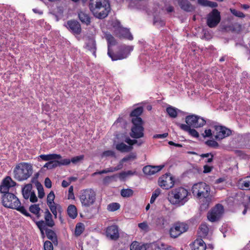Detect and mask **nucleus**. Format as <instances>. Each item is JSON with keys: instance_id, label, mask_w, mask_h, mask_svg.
Instances as JSON below:
<instances>
[{"instance_id": "nucleus-34", "label": "nucleus", "mask_w": 250, "mask_h": 250, "mask_svg": "<svg viewBox=\"0 0 250 250\" xmlns=\"http://www.w3.org/2000/svg\"><path fill=\"white\" fill-rule=\"evenodd\" d=\"M143 112V107L142 106H139L133 110L130 114V116L131 117L132 120H137V118H141L140 116L142 114Z\"/></svg>"}, {"instance_id": "nucleus-3", "label": "nucleus", "mask_w": 250, "mask_h": 250, "mask_svg": "<svg viewBox=\"0 0 250 250\" xmlns=\"http://www.w3.org/2000/svg\"><path fill=\"white\" fill-rule=\"evenodd\" d=\"M189 193L184 188L180 187L172 189L169 195L170 202L177 207L183 206L188 200Z\"/></svg>"}, {"instance_id": "nucleus-59", "label": "nucleus", "mask_w": 250, "mask_h": 250, "mask_svg": "<svg viewBox=\"0 0 250 250\" xmlns=\"http://www.w3.org/2000/svg\"><path fill=\"white\" fill-rule=\"evenodd\" d=\"M30 201L32 203H36L38 201V198L34 191L31 192L30 195Z\"/></svg>"}, {"instance_id": "nucleus-29", "label": "nucleus", "mask_w": 250, "mask_h": 250, "mask_svg": "<svg viewBox=\"0 0 250 250\" xmlns=\"http://www.w3.org/2000/svg\"><path fill=\"white\" fill-rule=\"evenodd\" d=\"M166 245L164 243L158 242L149 244L147 246V250H165Z\"/></svg>"}, {"instance_id": "nucleus-30", "label": "nucleus", "mask_w": 250, "mask_h": 250, "mask_svg": "<svg viewBox=\"0 0 250 250\" xmlns=\"http://www.w3.org/2000/svg\"><path fill=\"white\" fill-rule=\"evenodd\" d=\"M226 31H231L232 32L239 33L242 30V26L238 23L231 24L225 27Z\"/></svg>"}, {"instance_id": "nucleus-49", "label": "nucleus", "mask_w": 250, "mask_h": 250, "mask_svg": "<svg viewBox=\"0 0 250 250\" xmlns=\"http://www.w3.org/2000/svg\"><path fill=\"white\" fill-rule=\"evenodd\" d=\"M230 11L234 16L236 17L241 18H245V15L243 13L235 9L230 8Z\"/></svg>"}, {"instance_id": "nucleus-22", "label": "nucleus", "mask_w": 250, "mask_h": 250, "mask_svg": "<svg viewBox=\"0 0 250 250\" xmlns=\"http://www.w3.org/2000/svg\"><path fill=\"white\" fill-rule=\"evenodd\" d=\"M104 38L107 42V54L108 55H110L113 52L111 49V46L116 45L117 44V42L115 38L110 33H105L104 34Z\"/></svg>"}, {"instance_id": "nucleus-53", "label": "nucleus", "mask_w": 250, "mask_h": 250, "mask_svg": "<svg viewBox=\"0 0 250 250\" xmlns=\"http://www.w3.org/2000/svg\"><path fill=\"white\" fill-rule=\"evenodd\" d=\"M83 155H80L74 157L71 159H64V160H68L70 161L69 164H70L71 162H72L73 164H76L78 162H80V161L83 160Z\"/></svg>"}, {"instance_id": "nucleus-31", "label": "nucleus", "mask_w": 250, "mask_h": 250, "mask_svg": "<svg viewBox=\"0 0 250 250\" xmlns=\"http://www.w3.org/2000/svg\"><path fill=\"white\" fill-rule=\"evenodd\" d=\"M52 164V167L55 168L58 167H61L62 166H67L69 165V161L68 160L62 159V158L60 160H52L51 161Z\"/></svg>"}, {"instance_id": "nucleus-46", "label": "nucleus", "mask_w": 250, "mask_h": 250, "mask_svg": "<svg viewBox=\"0 0 250 250\" xmlns=\"http://www.w3.org/2000/svg\"><path fill=\"white\" fill-rule=\"evenodd\" d=\"M41 210L39 204L32 205L29 207V211L34 214H37Z\"/></svg>"}, {"instance_id": "nucleus-15", "label": "nucleus", "mask_w": 250, "mask_h": 250, "mask_svg": "<svg viewBox=\"0 0 250 250\" xmlns=\"http://www.w3.org/2000/svg\"><path fill=\"white\" fill-rule=\"evenodd\" d=\"M44 221L41 220L35 222L36 224L41 225L43 227L52 228L55 226V222L52 219V215L47 208L44 212Z\"/></svg>"}, {"instance_id": "nucleus-25", "label": "nucleus", "mask_w": 250, "mask_h": 250, "mask_svg": "<svg viewBox=\"0 0 250 250\" xmlns=\"http://www.w3.org/2000/svg\"><path fill=\"white\" fill-rule=\"evenodd\" d=\"M11 180V178L10 176H6L2 181L0 185V192L4 194L6 193H9L8 192L10 186L9 181Z\"/></svg>"}, {"instance_id": "nucleus-14", "label": "nucleus", "mask_w": 250, "mask_h": 250, "mask_svg": "<svg viewBox=\"0 0 250 250\" xmlns=\"http://www.w3.org/2000/svg\"><path fill=\"white\" fill-rule=\"evenodd\" d=\"M214 127L216 131L214 137L217 140H222L231 134V130L225 126L214 125Z\"/></svg>"}, {"instance_id": "nucleus-41", "label": "nucleus", "mask_w": 250, "mask_h": 250, "mask_svg": "<svg viewBox=\"0 0 250 250\" xmlns=\"http://www.w3.org/2000/svg\"><path fill=\"white\" fill-rule=\"evenodd\" d=\"M133 190L130 188L123 189L121 191V195L123 197H130L133 194Z\"/></svg>"}, {"instance_id": "nucleus-24", "label": "nucleus", "mask_w": 250, "mask_h": 250, "mask_svg": "<svg viewBox=\"0 0 250 250\" xmlns=\"http://www.w3.org/2000/svg\"><path fill=\"white\" fill-rule=\"evenodd\" d=\"M78 16L79 20L83 24L86 26H88L90 24L91 17L88 14L83 11H80L78 13Z\"/></svg>"}, {"instance_id": "nucleus-11", "label": "nucleus", "mask_w": 250, "mask_h": 250, "mask_svg": "<svg viewBox=\"0 0 250 250\" xmlns=\"http://www.w3.org/2000/svg\"><path fill=\"white\" fill-rule=\"evenodd\" d=\"M223 212L224 208L223 205L218 204L208 212V218L212 222L217 221L220 219Z\"/></svg>"}, {"instance_id": "nucleus-39", "label": "nucleus", "mask_w": 250, "mask_h": 250, "mask_svg": "<svg viewBox=\"0 0 250 250\" xmlns=\"http://www.w3.org/2000/svg\"><path fill=\"white\" fill-rule=\"evenodd\" d=\"M166 110L168 115L173 118H176L177 116L178 111H180V110L172 106L167 107Z\"/></svg>"}, {"instance_id": "nucleus-51", "label": "nucleus", "mask_w": 250, "mask_h": 250, "mask_svg": "<svg viewBox=\"0 0 250 250\" xmlns=\"http://www.w3.org/2000/svg\"><path fill=\"white\" fill-rule=\"evenodd\" d=\"M137 158L136 154L135 153H131L129 155H127L126 156L124 157L122 159V161H124V162L130 161V160H133L136 159Z\"/></svg>"}, {"instance_id": "nucleus-54", "label": "nucleus", "mask_w": 250, "mask_h": 250, "mask_svg": "<svg viewBox=\"0 0 250 250\" xmlns=\"http://www.w3.org/2000/svg\"><path fill=\"white\" fill-rule=\"evenodd\" d=\"M113 27L114 28V32L115 34H118V32L120 28H122L123 27L122 26L121 23L118 21H114L112 23Z\"/></svg>"}, {"instance_id": "nucleus-33", "label": "nucleus", "mask_w": 250, "mask_h": 250, "mask_svg": "<svg viewBox=\"0 0 250 250\" xmlns=\"http://www.w3.org/2000/svg\"><path fill=\"white\" fill-rule=\"evenodd\" d=\"M67 212L69 217L72 219H75L77 216V209L76 206L74 205L68 206Z\"/></svg>"}, {"instance_id": "nucleus-37", "label": "nucleus", "mask_w": 250, "mask_h": 250, "mask_svg": "<svg viewBox=\"0 0 250 250\" xmlns=\"http://www.w3.org/2000/svg\"><path fill=\"white\" fill-rule=\"evenodd\" d=\"M148 245H140L137 241H134L130 246V250H147Z\"/></svg>"}, {"instance_id": "nucleus-35", "label": "nucleus", "mask_w": 250, "mask_h": 250, "mask_svg": "<svg viewBox=\"0 0 250 250\" xmlns=\"http://www.w3.org/2000/svg\"><path fill=\"white\" fill-rule=\"evenodd\" d=\"M116 148L122 152H127L133 149V147L127 146L124 143H121L116 145Z\"/></svg>"}, {"instance_id": "nucleus-57", "label": "nucleus", "mask_w": 250, "mask_h": 250, "mask_svg": "<svg viewBox=\"0 0 250 250\" xmlns=\"http://www.w3.org/2000/svg\"><path fill=\"white\" fill-rule=\"evenodd\" d=\"M49 207V208L52 212V213L53 214L54 217L55 218L57 217V207L56 204L50 205V206H48Z\"/></svg>"}, {"instance_id": "nucleus-7", "label": "nucleus", "mask_w": 250, "mask_h": 250, "mask_svg": "<svg viewBox=\"0 0 250 250\" xmlns=\"http://www.w3.org/2000/svg\"><path fill=\"white\" fill-rule=\"evenodd\" d=\"M133 49V46L121 45L118 47V51L116 53L112 52L108 56L113 61L122 60L127 58Z\"/></svg>"}, {"instance_id": "nucleus-21", "label": "nucleus", "mask_w": 250, "mask_h": 250, "mask_svg": "<svg viewBox=\"0 0 250 250\" xmlns=\"http://www.w3.org/2000/svg\"><path fill=\"white\" fill-rule=\"evenodd\" d=\"M153 223L158 229H163L168 226V221L163 216H159L153 219Z\"/></svg>"}, {"instance_id": "nucleus-20", "label": "nucleus", "mask_w": 250, "mask_h": 250, "mask_svg": "<svg viewBox=\"0 0 250 250\" xmlns=\"http://www.w3.org/2000/svg\"><path fill=\"white\" fill-rule=\"evenodd\" d=\"M109 4L108 0H89L88 7L89 10H92L93 8H100L104 6L105 5Z\"/></svg>"}, {"instance_id": "nucleus-9", "label": "nucleus", "mask_w": 250, "mask_h": 250, "mask_svg": "<svg viewBox=\"0 0 250 250\" xmlns=\"http://www.w3.org/2000/svg\"><path fill=\"white\" fill-rule=\"evenodd\" d=\"M220 20L221 16L220 12L216 9H213L207 15V24L209 27L214 28L218 25Z\"/></svg>"}, {"instance_id": "nucleus-26", "label": "nucleus", "mask_w": 250, "mask_h": 250, "mask_svg": "<svg viewBox=\"0 0 250 250\" xmlns=\"http://www.w3.org/2000/svg\"><path fill=\"white\" fill-rule=\"evenodd\" d=\"M117 32L118 34H116V35L120 38H124L130 41L132 40L133 39L129 30L127 28L122 27L120 28V30Z\"/></svg>"}, {"instance_id": "nucleus-27", "label": "nucleus", "mask_w": 250, "mask_h": 250, "mask_svg": "<svg viewBox=\"0 0 250 250\" xmlns=\"http://www.w3.org/2000/svg\"><path fill=\"white\" fill-rule=\"evenodd\" d=\"M206 245L201 239H197L193 243L191 250H206Z\"/></svg>"}, {"instance_id": "nucleus-36", "label": "nucleus", "mask_w": 250, "mask_h": 250, "mask_svg": "<svg viewBox=\"0 0 250 250\" xmlns=\"http://www.w3.org/2000/svg\"><path fill=\"white\" fill-rule=\"evenodd\" d=\"M32 188V184H28L22 188V194L23 197L25 199H28L31 192V190Z\"/></svg>"}, {"instance_id": "nucleus-52", "label": "nucleus", "mask_w": 250, "mask_h": 250, "mask_svg": "<svg viewBox=\"0 0 250 250\" xmlns=\"http://www.w3.org/2000/svg\"><path fill=\"white\" fill-rule=\"evenodd\" d=\"M205 144L209 147L213 148H217L219 146L218 143L213 140H209L206 141Z\"/></svg>"}, {"instance_id": "nucleus-4", "label": "nucleus", "mask_w": 250, "mask_h": 250, "mask_svg": "<svg viewBox=\"0 0 250 250\" xmlns=\"http://www.w3.org/2000/svg\"><path fill=\"white\" fill-rule=\"evenodd\" d=\"M193 195L198 199L208 198L210 196V188L208 185L205 182L194 184L191 189Z\"/></svg>"}, {"instance_id": "nucleus-10", "label": "nucleus", "mask_w": 250, "mask_h": 250, "mask_svg": "<svg viewBox=\"0 0 250 250\" xmlns=\"http://www.w3.org/2000/svg\"><path fill=\"white\" fill-rule=\"evenodd\" d=\"M188 226L184 223L177 222L170 228L169 234L171 237L177 238L182 233L187 231Z\"/></svg>"}, {"instance_id": "nucleus-23", "label": "nucleus", "mask_w": 250, "mask_h": 250, "mask_svg": "<svg viewBox=\"0 0 250 250\" xmlns=\"http://www.w3.org/2000/svg\"><path fill=\"white\" fill-rule=\"evenodd\" d=\"M176 124L177 126H179L181 129L188 132L190 135L196 138H198L199 137L198 132L195 129L191 128V127H189V125H187L185 124H182L179 123H176Z\"/></svg>"}, {"instance_id": "nucleus-63", "label": "nucleus", "mask_w": 250, "mask_h": 250, "mask_svg": "<svg viewBox=\"0 0 250 250\" xmlns=\"http://www.w3.org/2000/svg\"><path fill=\"white\" fill-rule=\"evenodd\" d=\"M138 227L143 230H146L148 228V226L146 222H142L138 224Z\"/></svg>"}, {"instance_id": "nucleus-58", "label": "nucleus", "mask_w": 250, "mask_h": 250, "mask_svg": "<svg viewBox=\"0 0 250 250\" xmlns=\"http://www.w3.org/2000/svg\"><path fill=\"white\" fill-rule=\"evenodd\" d=\"M44 250H53V247L52 243L49 241H46L44 243Z\"/></svg>"}, {"instance_id": "nucleus-60", "label": "nucleus", "mask_w": 250, "mask_h": 250, "mask_svg": "<svg viewBox=\"0 0 250 250\" xmlns=\"http://www.w3.org/2000/svg\"><path fill=\"white\" fill-rule=\"evenodd\" d=\"M36 225L37 226L38 228L39 229H40V230L41 231L42 238H44V237H45V234H44V230L45 231V229H47V228L46 227H43V226H42L41 225H38V224H36Z\"/></svg>"}, {"instance_id": "nucleus-32", "label": "nucleus", "mask_w": 250, "mask_h": 250, "mask_svg": "<svg viewBox=\"0 0 250 250\" xmlns=\"http://www.w3.org/2000/svg\"><path fill=\"white\" fill-rule=\"evenodd\" d=\"M39 158H41L42 160L46 161H51L52 160H60L62 157L60 154H49L47 155L42 154L39 156Z\"/></svg>"}, {"instance_id": "nucleus-28", "label": "nucleus", "mask_w": 250, "mask_h": 250, "mask_svg": "<svg viewBox=\"0 0 250 250\" xmlns=\"http://www.w3.org/2000/svg\"><path fill=\"white\" fill-rule=\"evenodd\" d=\"M45 233L47 238L50 240L55 245H58V239L56 233L52 229H45Z\"/></svg>"}, {"instance_id": "nucleus-2", "label": "nucleus", "mask_w": 250, "mask_h": 250, "mask_svg": "<svg viewBox=\"0 0 250 250\" xmlns=\"http://www.w3.org/2000/svg\"><path fill=\"white\" fill-rule=\"evenodd\" d=\"M33 172L32 165L28 163L21 162L17 164L13 170L14 178L18 181L28 179Z\"/></svg>"}, {"instance_id": "nucleus-61", "label": "nucleus", "mask_w": 250, "mask_h": 250, "mask_svg": "<svg viewBox=\"0 0 250 250\" xmlns=\"http://www.w3.org/2000/svg\"><path fill=\"white\" fill-rule=\"evenodd\" d=\"M44 185H45V187L48 188H51L52 182H51V181L50 180V179L48 177H47L45 179Z\"/></svg>"}, {"instance_id": "nucleus-13", "label": "nucleus", "mask_w": 250, "mask_h": 250, "mask_svg": "<svg viewBox=\"0 0 250 250\" xmlns=\"http://www.w3.org/2000/svg\"><path fill=\"white\" fill-rule=\"evenodd\" d=\"M158 182L159 186L168 189L174 186V180L170 174H166L159 178Z\"/></svg>"}, {"instance_id": "nucleus-45", "label": "nucleus", "mask_w": 250, "mask_h": 250, "mask_svg": "<svg viewBox=\"0 0 250 250\" xmlns=\"http://www.w3.org/2000/svg\"><path fill=\"white\" fill-rule=\"evenodd\" d=\"M54 199L55 194L54 192L53 191H51L47 197V205L50 206V205L55 204V203L54 202Z\"/></svg>"}, {"instance_id": "nucleus-6", "label": "nucleus", "mask_w": 250, "mask_h": 250, "mask_svg": "<svg viewBox=\"0 0 250 250\" xmlns=\"http://www.w3.org/2000/svg\"><path fill=\"white\" fill-rule=\"evenodd\" d=\"M137 120H131L133 124L129 135L131 137L139 139L144 137V128L143 126V121L142 118H137Z\"/></svg>"}, {"instance_id": "nucleus-48", "label": "nucleus", "mask_w": 250, "mask_h": 250, "mask_svg": "<svg viewBox=\"0 0 250 250\" xmlns=\"http://www.w3.org/2000/svg\"><path fill=\"white\" fill-rule=\"evenodd\" d=\"M153 23L154 25H159L160 26H163L165 24L164 21L156 16L154 17Z\"/></svg>"}, {"instance_id": "nucleus-1", "label": "nucleus", "mask_w": 250, "mask_h": 250, "mask_svg": "<svg viewBox=\"0 0 250 250\" xmlns=\"http://www.w3.org/2000/svg\"><path fill=\"white\" fill-rule=\"evenodd\" d=\"M2 204L6 208L15 209L24 214L25 216L30 217L35 221L34 218L25 209L23 206H21L19 199L12 193H6L2 195Z\"/></svg>"}, {"instance_id": "nucleus-19", "label": "nucleus", "mask_w": 250, "mask_h": 250, "mask_svg": "<svg viewBox=\"0 0 250 250\" xmlns=\"http://www.w3.org/2000/svg\"><path fill=\"white\" fill-rule=\"evenodd\" d=\"M164 167V165H160L158 166H152L148 165L143 167V171L144 174L146 175H151L160 171Z\"/></svg>"}, {"instance_id": "nucleus-5", "label": "nucleus", "mask_w": 250, "mask_h": 250, "mask_svg": "<svg viewBox=\"0 0 250 250\" xmlns=\"http://www.w3.org/2000/svg\"><path fill=\"white\" fill-rule=\"evenodd\" d=\"M80 200L83 206L89 207L95 202L96 193L92 189L82 190L80 194Z\"/></svg>"}, {"instance_id": "nucleus-44", "label": "nucleus", "mask_w": 250, "mask_h": 250, "mask_svg": "<svg viewBox=\"0 0 250 250\" xmlns=\"http://www.w3.org/2000/svg\"><path fill=\"white\" fill-rule=\"evenodd\" d=\"M241 188L250 189V176L247 177L242 184Z\"/></svg>"}, {"instance_id": "nucleus-38", "label": "nucleus", "mask_w": 250, "mask_h": 250, "mask_svg": "<svg viewBox=\"0 0 250 250\" xmlns=\"http://www.w3.org/2000/svg\"><path fill=\"white\" fill-rule=\"evenodd\" d=\"M87 49L92 52L93 54L96 56V42L93 39H89L86 44Z\"/></svg>"}, {"instance_id": "nucleus-47", "label": "nucleus", "mask_w": 250, "mask_h": 250, "mask_svg": "<svg viewBox=\"0 0 250 250\" xmlns=\"http://www.w3.org/2000/svg\"><path fill=\"white\" fill-rule=\"evenodd\" d=\"M120 205L117 203H112L107 206V209L110 211H114L119 209Z\"/></svg>"}, {"instance_id": "nucleus-16", "label": "nucleus", "mask_w": 250, "mask_h": 250, "mask_svg": "<svg viewBox=\"0 0 250 250\" xmlns=\"http://www.w3.org/2000/svg\"><path fill=\"white\" fill-rule=\"evenodd\" d=\"M67 27L74 34L80 35L82 32L81 24L77 21H68Z\"/></svg>"}, {"instance_id": "nucleus-56", "label": "nucleus", "mask_w": 250, "mask_h": 250, "mask_svg": "<svg viewBox=\"0 0 250 250\" xmlns=\"http://www.w3.org/2000/svg\"><path fill=\"white\" fill-rule=\"evenodd\" d=\"M102 157H112L116 158L115 153L113 150H106L103 152Z\"/></svg>"}, {"instance_id": "nucleus-8", "label": "nucleus", "mask_w": 250, "mask_h": 250, "mask_svg": "<svg viewBox=\"0 0 250 250\" xmlns=\"http://www.w3.org/2000/svg\"><path fill=\"white\" fill-rule=\"evenodd\" d=\"M185 122L187 123L186 125L194 128L202 127L206 123L203 118L194 114L186 116Z\"/></svg>"}, {"instance_id": "nucleus-62", "label": "nucleus", "mask_w": 250, "mask_h": 250, "mask_svg": "<svg viewBox=\"0 0 250 250\" xmlns=\"http://www.w3.org/2000/svg\"><path fill=\"white\" fill-rule=\"evenodd\" d=\"M205 134H204V133L202 134L204 138L210 137L212 136V131L210 129H206L205 130Z\"/></svg>"}, {"instance_id": "nucleus-40", "label": "nucleus", "mask_w": 250, "mask_h": 250, "mask_svg": "<svg viewBox=\"0 0 250 250\" xmlns=\"http://www.w3.org/2000/svg\"><path fill=\"white\" fill-rule=\"evenodd\" d=\"M84 230V225L83 223H78L77 224L75 228V234L77 236L80 235Z\"/></svg>"}, {"instance_id": "nucleus-12", "label": "nucleus", "mask_w": 250, "mask_h": 250, "mask_svg": "<svg viewBox=\"0 0 250 250\" xmlns=\"http://www.w3.org/2000/svg\"><path fill=\"white\" fill-rule=\"evenodd\" d=\"M110 10L109 4L108 5L105 4L104 6L100 8H93L92 10L90 11L92 13L95 17L99 19H104L108 16Z\"/></svg>"}, {"instance_id": "nucleus-17", "label": "nucleus", "mask_w": 250, "mask_h": 250, "mask_svg": "<svg viewBox=\"0 0 250 250\" xmlns=\"http://www.w3.org/2000/svg\"><path fill=\"white\" fill-rule=\"evenodd\" d=\"M106 235L107 237L113 240H117L119 237L118 228L117 225H112L108 227L106 230Z\"/></svg>"}, {"instance_id": "nucleus-55", "label": "nucleus", "mask_w": 250, "mask_h": 250, "mask_svg": "<svg viewBox=\"0 0 250 250\" xmlns=\"http://www.w3.org/2000/svg\"><path fill=\"white\" fill-rule=\"evenodd\" d=\"M117 177V174L113 175L112 176H105L103 179V184L104 185H107L111 182L115 178Z\"/></svg>"}, {"instance_id": "nucleus-43", "label": "nucleus", "mask_w": 250, "mask_h": 250, "mask_svg": "<svg viewBox=\"0 0 250 250\" xmlns=\"http://www.w3.org/2000/svg\"><path fill=\"white\" fill-rule=\"evenodd\" d=\"M200 233L202 236L205 237L207 236L208 233V228L206 224H202L199 227Z\"/></svg>"}, {"instance_id": "nucleus-64", "label": "nucleus", "mask_w": 250, "mask_h": 250, "mask_svg": "<svg viewBox=\"0 0 250 250\" xmlns=\"http://www.w3.org/2000/svg\"><path fill=\"white\" fill-rule=\"evenodd\" d=\"M213 168L212 167L209 166L208 165H205L204 166V171L203 172L204 173H208L211 172Z\"/></svg>"}, {"instance_id": "nucleus-50", "label": "nucleus", "mask_w": 250, "mask_h": 250, "mask_svg": "<svg viewBox=\"0 0 250 250\" xmlns=\"http://www.w3.org/2000/svg\"><path fill=\"white\" fill-rule=\"evenodd\" d=\"M161 190L160 189H156L152 193L150 198V203L153 204L155 201L156 198L160 195Z\"/></svg>"}, {"instance_id": "nucleus-18", "label": "nucleus", "mask_w": 250, "mask_h": 250, "mask_svg": "<svg viewBox=\"0 0 250 250\" xmlns=\"http://www.w3.org/2000/svg\"><path fill=\"white\" fill-rule=\"evenodd\" d=\"M178 3L181 9L187 12H192L195 9V6L188 0H178Z\"/></svg>"}, {"instance_id": "nucleus-42", "label": "nucleus", "mask_w": 250, "mask_h": 250, "mask_svg": "<svg viewBox=\"0 0 250 250\" xmlns=\"http://www.w3.org/2000/svg\"><path fill=\"white\" fill-rule=\"evenodd\" d=\"M36 187L38 191V197L39 198H42L44 196V192L42 185L39 182H36Z\"/></svg>"}]
</instances>
